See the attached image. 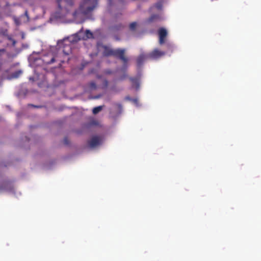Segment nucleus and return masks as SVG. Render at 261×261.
Segmentation results:
<instances>
[{"label": "nucleus", "mask_w": 261, "mask_h": 261, "mask_svg": "<svg viewBox=\"0 0 261 261\" xmlns=\"http://www.w3.org/2000/svg\"><path fill=\"white\" fill-rule=\"evenodd\" d=\"M22 73V71L20 70H17L12 73L11 76L13 78L18 77Z\"/></svg>", "instance_id": "obj_11"}, {"label": "nucleus", "mask_w": 261, "mask_h": 261, "mask_svg": "<svg viewBox=\"0 0 261 261\" xmlns=\"http://www.w3.org/2000/svg\"><path fill=\"white\" fill-rule=\"evenodd\" d=\"M112 73V71L111 70L107 69L105 70L104 73L106 74H110Z\"/></svg>", "instance_id": "obj_17"}, {"label": "nucleus", "mask_w": 261, "mask_h": 261, "mask_svg": "<svg viewBox=\"0 0 261 261\" xmlns=\"http://www.w3.org/2000/svg\"><path fill=\"white\" fill-rule=\"evenodd\" d=\"M100 144V139L97 136L92 137L89 141L88 145L91 148H94Z\"/></svg>", "instance_id": "obj_6"}, {"label": "nucleus", "mask_w": 261, "mask_h": 261, "mask_svg": "<svg viewBox=\"0 0 261 261\" xmlns=\"http://www.w3.org/2000/svg\"><path fill=\"white\" fill-rule=\"evenodd\" d=\"M9 39L10 40L12 41V43H13V45H15V44H16V41H15V40H14V39H12V38H9Z\"/></svg>", "instance_id": "obj_21"}, {"label": "nucleus", "mask_w": 261, "mask_h": 261, "mask_svg": "<svg viewBox=\"0 0 261 261\" xmlns=\"http://www.w3.org/2000/svg\"><path fill=\"white\" fill-rule=\"evenodd\" d=\"M57 3L61 11L65 10L66 13H68L73 5V0H57Z\"/></svg>", "instance_id": "obj_3"}, {"label": "nucleus", "mask_w": 261, "mask_h": 261, "mask_svg": "<svg viewBox=\"0 0 261 261\" xmlns=\"http://www.w3.org/2000/svg\"><path fill=\"white\" fill-rule=\"evenodd\" d=\"M127 76L126 75L124 74L119 78V80L122 81Z\"/></svg>", "instance_id": "obj_19"}, {"label": "nucleus", "mask_w": 261, "mask_h": 261, "mask_svg": "<svg viewBox=\"0 0 261 261\" xmlns=\"http://www.w3.org/2000/svg\"><path fill=\"white\" fill-rule=\"evenodd\" d=\"M55 62V58H51L50 61L46 62L47 64H51Z\"/></svg>", "instance_id": "obj_18"}, {"label": "nucleus", "mask_w": 261, "mask_h": 261, "mask_svg": "<svg viewBox=\"0 0 261 261\" xmlns=\"http://www.w3.org/2000/svg\"><path fill=\"white\" fill-rule=\"evenodd\" d=\"M147 59H149L148 57H147V54H140L137 59V65L138 66H141L142 65L144 61Z\"/></svg>", "instance_id": "obj_7"}, {"label": "nucleus", "mask_w": 261, "mask_h": 261, "mask_svg": "<svg viewBox=\"0 0 261 261\" xmlns=\"http://www.w3.org/2000/svg\"><path fill=\"white\" fill-rule=\"evenodd\" d=\"M159 43L163 44L165 42V38L167 35V32L164 28H161L159 30Z\"/></svg>", "instance_id": "obj_5"}, {"label": "nucleus", "mask_w": 261, "mask_h": 261, "mask_svg": "<svg viewBox=\"0 0 261 261\" xmlns=\"http://www.w3.org/2000/svg\"><path fill=\"white\" fill-rule=\"evenodd\" d=\"M123 28V25L119 23L118 24L113 25L110 28V30L112 31H118L121 30Z\"/></svg>", "instance_id": "obj_9"}, {"label": "nucleus", "mask_w": 261, "mask_h": 261, "mask_svg": "<svg viewBox=\"0 0 261 261\" xmlns=\"http://www.w3.org/2000/svg\"><path fill=\"white\" fill-rule=\"evenodd\" d=\"M89 87L92 89H95L96 88V85L95 82H92L89 84Z\"/></svg>", "instance_id": "obj_16"}, {"label": "nucleus", "mask_w": 261, "mask_h": 261, "mask_svg": "<svg viewBox=\"0 0 261 261\" xmlns=\"http://www.w3.org/2000/svg\"><path fill=\"white\" fill-rule=\"evenodd\" d=\"M5 51V49H1L0 50V52H3L4 53Z\"/></svg>", "instance_id": "obj_27"}, {"label": "nucleus", "mask_w": 261, "mask_h": 261, "mask_svg": "<svg viewBox=\"0 0 261 261\" xmlns=\"http://www.w3.org/2000/svg\"><path fill=\"white\" fill-rule=\"evenodd\" d=\"M129 80L132 83L133 86L135 87L136 89L138 90L139 88V80L136 77H130Z\"/></svg>", "instance_id": "obj_8"}, {"label": "nucleus", "mask_w": 261, "mask_h": 261, "mask_svg": "<svg viewBox=\"0 0 261 261\" xmlns=\"http://www.w3.org/2000/svg\"><path fill=\"white\" fill-rule=\"evenodd\" d=\"M63 51H64V53H65V54H66V55H68V53H65L64 50H63Z\"/></svg>", "instance_id": "obj_28"}, {"label": "nucleus", "mask_w": 261, "mask_h": 261, "mask_svg": "<svg viewBox=\"0 0 261 261\" xmlns=\"http://www.w3.org/2000/svg\"><path fill=\"white\" fill-rule=\"evenodd\" d=\"M154 7L158 9V10H161L162 7V2H158L156 3L154 5Z\"/></svg>", "instance_id": "obj_15"}, {"label": "nucleus", "mask_w": 261, "mask_h": 261, "mask_svg": "<svg viewBox=\"0 0 261 261\" xmlns=\"http://www.w3.org/2000/svg\"><path fill=\"white\" fill-rule=\"evenodd\" d=\"M117 106L118 107V108L120 110L122 109V106L120 104H117Z\"/></svg>", "instance_id": "obj_22"}, {"label": "nucleus", "mask_w": 261, "mask_h": 261, "mask_svg": "<svg viewBox=\"0 0 261 261\" xmlns=\"http://www.w3.org/2000/svg\"><path fill=\"white\" fill-rule=\"evenodd\" d=\"M31 106L33 107H35V108H39L40 107V106H34V105H31Z\"/></svg>", "instance_id": "obj_26"}, {"label": "nucleus", "mask_w": 261, "mask_h": 261, "mask_svg": "<svg viewBox=\"0 0 261 261\" xmlns=\"http://www.w3.org/2000/svg\"><path fill=\"white\" fill-rule=\"evenodd\" d=\"M121 14H122L121 13L116 14V15L115 16V18H117V17H119V15H121Z\"/></svg>", "instance_id": "obj_25"}, {"label": "nucleus", "mask_w": 261, "mask_h": 261, "mask_svg": "<svg viewBox=\"0 0 261 261\" xmlns=\"http://www.w3.org/2000/svg\"><path fill=\"white\" fill-rule=\"evenodd\" d=\"M15 23H16L17 25H18V24H19V22L18 20H17V19H16V18L15 19Z\"/></svg>", "instance_id": "obj_24"}, {"label": "nucleus", "mask_w": 261, "mask_h": 261, "mask_svg": "<svg viewBox=\"0 0 261 261\" xmlns=\"http://www.w3.org/2000/svg\"><path fill=\"white\" fill-rule=\"evenodd\" d=\"M85 35L87 38H93V35L92 33L89 30H87L85 32Z\"/></svg>", "instance_id": "obj_13"}, {"label": "nucleus", "mask_w": 261, "mask_h": 261, "mask_svg": "<svg viewBox=\"0 0 261 261\" xmlns=\"http://www.w3.org/2000/svg\"><path fill=\"white\" fill-rule=\"evenodd\" d=\"M109 9H118L122 8L125 4L124 0H107ZM98 6V0H83L80 4L77 10L73 13L72 16L74 18L78 17L80 15L87 16Z\"/></svg>", "instance_id": "obj_1"}, {"label": "nucleus", "mask_w": 261, "mask_h": 261, "mask_svg": "<svg viewBox=\"0 0 261 261\" xmlns=\"http://www.w3.org/2000/svg\"><path fill=\"white\" fill-rule=\"evenodd\" d=\"M104 82H105V84L106 87H107L108 86V81L107 80H105Z\"/></svg>", "instance_id": "obj_23"}, {"label": "nucleus", "mask_w": 261, "mask_h": 261, "mask_svg": "<svg viewBox=\"0 0 261 261\" xmlns=\"http://www.w3.org/2000/svg\"><path fill=\"white\" fill-rule=\"evenodd\" d=\"M125 49L118 48L113 49L107 46L104 47L103 55L106 57L114 56L120 59L124 64L128 62V59L124 56Z\"/></svg>", "instance_id": "obj_2"}, {"label": "nucleus", "mask_w": 261, "mask_h": 261, "mask_svg": "<svg viewBox=\"0 0 261 261\" xmlns=\"http://www.w3.org/2000/svg\"><path fill=\"white\" fill-rule=\"evenodd\" d=\"M90 124H91V125H97V124H98V122L96 121H95V120H93V121H91L90 122Z\"/></svg>", "instance_id": "obj_20"}, {"label": "nucleus", "mask_w": 261, "mask_h": 261, "mask_svg": "<svg viewBox=\"0 0 261 261\" xmlns=\"http://www.w3.org/2000/svg\"><path fill=\"white\" fill-rule=\"evenodd\" d=\"M102 106H98L93 109L92 112L94 114L98 113L102 109Z\"/></svg>", "instance_id": "obj_12"}, {"label": "nucleus", "mask_w": 261, "mask_h": 261, "mask_svg": "<svg viewBox=\"0 0 261 261\" xmlns=\"http://www.w3.org/2000/svg\"><path fill=\"white\" fill-rule=\"evenodd\" d=\"M137 22H132L129 24V29L132 31L135 30V29L137 27Z\"/></svg>", "instance_id": "obj_14"}, {"label": "nucleus", "mask_w": 261, "mask_h": 261, "mask_svg": "<svg viewBox=\"0 0 261 261\" xmlns=\"http://www.w3.org/2000/svg\"><path fill=\"white\" fill-rule=\"evenodd\" d=\"M160 18V16L158 15H152L147 20L148 23L152 22L155 19H158Z\"/></svg>", "instance_id": "obj_10"}, {"label": "nucleus", "mask_w": 261, "mask_h": 261, "mask_svg": "<svg viewBox=\"0 0 261 261\" xmlns=\"http://www.w3.org/2000/svg\"><path fill=\"white\" fill-rule=\"evenodd\" d=\"M165 55V53L163 51H161L158 49H154L153 51L147 54V57L149 59H156Z\"/></svg>", "instance_id": "obj_4"}]
</instances>
